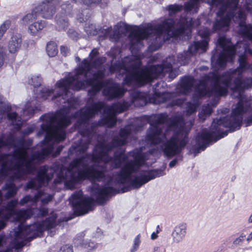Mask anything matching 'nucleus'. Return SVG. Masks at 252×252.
Masks as SVG:
<instances>
[{"label": "nucleus", "instance_id": "ddd939ff", "mask_svg": "<svg viewBox=\"0 0 252 252\" xmlns=\"http://www.w3.org/2000/svg\"><path fill=\"white\" fill-rule=\"evenodd\" d=\"M52 198V195L47 194L41 191H39L36 195H35L34 197H32L31 195H26L22 199H21L19 204L21 205H23L28 202H31L32 204H35L38 200H40L42 204L44 205L51 201Z\"/></svg>", "mask_w": 252, "mask_h": 252}, {"label": "nucleus", "instance_id": "a878e982", "mask_svg": "<svg viewBox=\"0 0 252 252\" xmlns=\"http://www.w3.org/2000/svg\"><path fill=\"white\" fill-rule=\"evenodd\" d=\"M11 25V21L10 19L4 20L0 25V40L2 39L4 34L10 28Z\"/></svg>", "mask_w": 252, "mask_h": 252}, {"label": "nucleus", "instance_id": "423d86ee", "mask_svg": "<svg viewBox=\"0 0 252 252\" xmlns=\"http://www.w3.org/2000/svg\"><path fill=\"white\" fill-rule=\"evenodd\" d=\"M199 24V22H193L192 19L182 18L175 25L172 19L163 20L160 24L148 23L142 27L128 25L130 31V49L132 54L136 53L142 47V41L146 39L149 42V50L153 51L158 49L164 42L172 37L191 36V28Z\"/></svg>", "mask_w": 252, "mask_h": 252}, {"label": "nucleus", "instance_id": "864d4df0", "mask_svg": "<svg viewBox=\"0 0 252 252\" xmlns=\"http://www.w3.org/2000/svg\"><path fill=\"white\" fill-rule=\"evenodd\" d=\"M158 247H155V248H154V251H155H155H158Z\"/></svg>", "mask_w": 252, "mask_h": 252}, {"label": "nucleus", "instance_id": "20e7f679", "mask_svg": "<svg viewBox=\"0 0 252 252\" xmlns=\"http://www.w3.org/2000/svg\"><path fill=\"white\" fill-rule=\"evenodd\" d=\"M211 33V30L207 28L199 30L198 34L202 39L194 41L189 47L187 51L178 55L177 60H175L174 57H169L162 64L141 68L140 58L139 55L136 54V55L125 58L122 63L114 64L111 67L110 70L111 71H118L120 74H126L124 85L127 86L144 85L164 72H169V77L174 78L177 74H173V64L185 65L189 63L190 58L196 53L206 52Z\"/></svg>", "mask_w": 252, "mask_h": 252}, {"label": "nucleus", "instance_id": "a18cd8bd", "mask_svg": "<svg viewBox=\"0 0 252 252\" xmlns=\"http://www.w3.org/2000/svg\"><path fill=\"white\" fill-rule=\"evenodd\" d=\"M247 240L248 241H250L252 240V231L251 232V233L248 236Z\"/></svg>", "mask_w": 252, "mask_h": 252}, {"label": "nucleus", "instance_id": "9d476101", "mask_svg": "<svg viewBox=\"0 0 252 252\" xmlns=\"http://www.w3.org/2000/svg\"><path fill=\"white\" fill-rule=\"evenodd\" d=\"M74 211L78 216L88 213L93 209L94 200L91 197L84 196L83 192L79 190L75 192L69 198Z\"/></svg>", "mask_w": 252, "mask_h": 252}, {"label": "nucleus", "instance_id": "f8f14e48", "mask_svg": "<svg viewBox=\"0 0 252 252\" xmlns=\"http://www.w3.org/2000/svg\"><path fill=\"white\" fill-rule=\"evenodd\" d=\"M127 91V89H126L124 86L114 83L110 86L105 87L104 88L103 94L108 100H111L115 98L122 97Z\"/></svg>", "mask_w": 252, "mask_h": 252}, {"label": "nucleus", "instance_id": "5701e85b", "mask_svg": "<svg viewBox=\"0 0 252 252\" xmlns=\"http://www.w3.org/2000/svg\"><path fill=\"white\" fill-rule=\"evenodd\" d=\"M56 21L59 30H64L68 26V20L65 15L60 16L57 15L56 17Z\"/></svg>", "mask_w": 252, "mask_h": 252}, {"label": "nucleus", "instance_id": "603ef678", "mask_svg": "<svg viewBox=\"0 0 252 252\" xmlns=\"http://www.w3.org/2000/svg\"><path fill=\"white\" fill-rule=\"evenodd\" d=\"M80 60V58L79 57H76V62H79Z\"/></svg>", "mask_w": 252, "mask_h": 252}, {"label": "nucleus", "instance_id": "f704fd0d", "mask_svg": "<svg viewBox=\"0 0 252 252\" xmlns=\"http://www.w3.org/2000/svg\"><path fill=\"white\" fill-rule=\"evenodd\" d=\"M68 34L69 36L73 39H76L78 34L77 33L73 30H69L68 32Z\"/></svg>", "mask_w": 252, "mask_h": 252}, {"label": "nucleus", "instance_id": "6ab92c4d", "mask_svg": "<svg viewBox=\"0 0 252 252\" xmlns=\"http://www.w3.org/2000/svg\"><path fill=\"white\" fill-rule=\"evenodd\" d=\"M39 16L35 6L32 8V11L25 15L20 20V23L23 25L28 26L30 24L34 22Z\"/></svg>", "mask_w": 252, "mask_h": 252}, {"label": "nucleus", "instance_id": "37998d69", "mask_svg": "<svg viewBox=\"0 0 252 252\" xmlns=\"http://www.w3.org/2000/svg\"><path fill=\"white\" fill-rule=\"evenodd\" d=\"M177 163V159H173L172 161H171L169 164V166L171 168L173 167L176 165V164Z\"/></svg>", "mask_w": 252, "mask_h": 252}, {"label": "nucleus", "instance_id": "cd10ccee", "mask_svg": "<svg viewBox=\"0 0 252 252\" xmlns=\"http://www.w3.org/2000/svg\"><path fill=\"white\" fill-rule=\"evenodd\" d=\"M198 105L199 103L197 101H195L193 103L188 102L186 104L187 114L189 115L195 112Z\"/></svg>", "mask_w": 252, "mask_h": 252}, {"label": "nucleus", "instance_id": "1a4fd4ad", "mask_svg": "<svg viewBox=\"0 0 252 252\" xmlns=\"http://www.w3.org/2000/svg\"><path fill=\"white\" fill-rule=\"evenodd\" d=\"M2 202V194L0 190V205ZM17 204L18 200H13L9 202L6 206H2L0 208V218L8 220L13 217L16 221H23L30 218L32 214V210L28 209L17 211L15 209Z\"/></svg>", "mask_w": 252, "mask_h": 252}, {"label": "nucleus", "instance_id": "4be33fe9", "mask_svg": "<svg viewBox=\"0 0 252 252\" xmlns=\"http://www.w3.org/2000/svg\"><path fill=\"white\" fill-rule=\"evenodd\" d=\"M212 112V108L209 104L204 105L202 107L201 112L199 113L198 116L199 120L203 122L206 117L209 116Z\"/></svg>", "mask_w": 252, "mask_h": 252}, {"label": "nucleus", "instance_id": "8fccbe9b", "mask_svg": "<svg viewBox=\"0 0 252 252\" xmlns=\"http://www.w3.org/2000/svg\"><path fill=\"white\" fill-rule=\"evenodd\" d=\"M98 230H99V232H98H98H97V234L96 235H95V237H98V236H99V235H100V234H101V233H100V230L99 229H98Z\"/></svg>", "mask_w": 252, "mask_h": 252}, {"label": "nucleus", "instance_id": "6e6552de", "mask_svg": "<svg viewBox=\"0 0 252 252\" xmlns=\"http://www.w3.org/2000/svg\"><path fill=\"white\" fill-rule=\"evenodd\" d=\"M55 226L56 217H51L44 221L37 222L28 226L21 223L17 227L10 232L11 241L9 247L0 250V252H11L13 249H15V252H19V249L26 245L32 239L40 236L46 230L48 231L51 236H53ZM4 237V235H0V248L3 247Z\"/></svg>", "mask_w": 252, "mask_h": 252}, {"label": "nucleus", "instance_id": "a211bd4d", "mask_svg": "<svg viewBox=\"0 0 252 252\" xmlns=\"http://www.w3.org/2000/svg\"><path fill=\"white\" fill-rule=\"evenodd\" d=\"M47 25V22L42 20L35 21L29 25L28 32L32 36H36Z\"/></svg>", "mask_w": 252, "mask_h": 252}, {"label": "nucleus", "instance_id": "58836bf2", "mask_svg": "<svg viewBox=\"0 0 252 252\" xmlns=\"http://www.w3.org/2000/svg\"><path fill=\"white\" fill-rule=\"evenodd\" d=\"M34 130V127L32 126H30L27 127V128L24 131V134L25 135H29L30 133H32Z\"/></svg>", "mask_w": 252, "mask_h": 252}, {"label": "nucleus", "instance_id": "c03bdc74", "mask_svg": "<svg viewBox=\"0 0 252 252\" xmlns=\"http://www.w3.org/2000/svg\"><path fill=\"white\" fill-rule=\"evenodd\" d=\"M158 236L156 232H153L151 234V238L152 240H155L158 238Z\"/></svg>", "mask_w": 252, "mask_h": 252}, {"label": "nucleus", "instance_id": "f3484780", "mask_svg": "<svg viewBox=\"0 0 252 252\" xmlns=\"http://www.w3.org/2000/svg\"><path fill=\"white\" fill-rule=\"evenodd\" d=\"M22 35L16 33L13 34L10 37L7 44V48L10 54H14L17 53L22 45Z\"/></svg>", "mask_w": 252, "mask_h": 252}, {"label": "nucleus", "instance_id": "dca6fc26", "mask_svg": "<svg viewBox=\"0 0 252 252\" xmlns=\"http://www.w3.org/2000/svg\"><path fill=\"white\" fill-rule=\"evenodd\" d=\"M106 32V36H109L111 39H114L115 40L118 39L120 35L128 31V25L125 23H120L116 25L114 27V31L112 28H108Z\"/></svg>", "mask_w": 252, "mask_h": 252}, {"label": "nucleus", "instance_id": "bb28decb", "mask_svg": "<svg viewBox=\"0 0 252 252\" xmlns=\"http://www.w3.org/2000/svg\"><path fill=\"white\" fill-rule=\"evenodd\" d=\"M90 17V10L89 9L86 8L82 10L81 12L77 15V20L81 23L83 21H86L88 20Z\"/></svg>", "mask_w": 252, "mask_h": 252}, {"label": "nucleus", "instance_id": "39448f33", "mask_svg": "<svg viewBox=\"0 0 252 252\" xmlns=\"http://www.w3.org/2000/svg\"><path fill=\"white\" fill-rule=\"evenodd\" d=\"M131 98L130 102L124 101L122 103H116L111 106L106 105L102 102H97L76 112L73 116L78 118L76 127L82 137L78 143H74L71 146L69 150V155L74 153L77 155H82L87 150L92 136V133L88 127V120L90 118L103 110L104 116L99 122L100 125L112 127L116 124L117 114L124 112L132 104L135 106L140 107L146 103L145 94L138 91H135L131 94Z\"/></svg>", "mask_w": 252, "mask_h": 252}, {"label": "nucleus", "instance_id": "49530a36", "mask_svg": "<svg viewBox=\"0 0 252 252\" xmlns=\"http://www.w3.org/2000/svg\"><path fill=\"white\" fill-rule=\"evenodd\" d=\"M72 0L74 1L76 3H83V4L84 0Z\"/></svg>", "mask_w": 252, "mask_h": 252}, {"label": "nucleus", "instance_id": "4c0bfd02", "mask_svg": "<svg viewBox=\"0 0 252 252\" xmlns=\"http://www.w3.org/2000/svg\"><path fill=\"white\" fill-rule=\"evenodd\" d=\"M61 7L62 9V10H64V11H66V8L69 9L71 7L70 3L67 1L64 3L62 4L61 5Z\"/></svg>", "mask_w": 252, "mask_h": 252}, {"label": "nucleus", "instance_id": "473e14b6", "mask_svg": "<svg viewBox=\"0 0 252 252\" xmlns=\"http://www.w3.org/2000/svg\"><path fill=\"white\" fill-rule=\"evenodd\" d=\"M59 252H73V248L71 246L66 245L61 247Z\"/></svg>", "mask_w": 252, "mask_h": 252}, {"label": "nucleus", "instance_id": "aec40b11", "mask_svg": "<svg viewBox=\"0 0 252 252\" xmlns=\"http://www.w3.org/2000/svg\"><path fill=\"white\" fill-rule=\"evenodd\" d=\"M35 101L32 100L26 102L23 108V115L27 116H30L35 111L38 110L37 106H34Z\"/></svg>", "mask_w": 252, "mask_h": 252}, {"label": "nucleus", "instance_id": "09e8293b", "mask_svg": "<svg viewBox=\"0 0 252 252\" xmlns=\"http://www.w3.org/2000/svg\"><path fill=\"white\" fill-rule=\"evenodd\" d=\"M208 67H207V66H201V67H200V70L201 71H202V70H207V69H208Z\"/></svg>", "mask_w": 252, "mask_h": 252}, {"label": "nucleus", "instance_id": "c85d7f7f", "mask_svg": "<svg viewBox=\"0 0 252 252\" xmlns=\"http://www.w3.org/2000/svg\"><path fill=\"white\" fill-rule=\"evenodd\" d=\"M141 235L139 234L134 238L132 246L130 249V252H135L138 250L141 243Z\"/></svg>", "mask_w": 252, "mask_h": 252}, {"label": "nucleus", "instance_id": "72a5a7b5", "mask_svg": "<svg viewBox=\"0 0 252 252\" xmlns=\"http://www.w3.org/2000/svg\"><path fill=\"white\" fill-rule=\"evenodd\" d=\"M100 1V0H84L83 4L85 6H91L94 4H98Z\"/></svg>", "mask_w": 252, "mask_h": 252}, {"label": "nucleus", "instance_id": "2f4dec72", "mask_svg": "<svg viewBox=\"0 0 252 252\" xmlns=\"http://www.w3.org/2000/svg\"><path fill=\"white\" fill-rule=\"evenodd\" d=\"M85 30L86 32L90 35H95L97 33L94 26L93 25H91L88 27L86 26L85 27Z\"/></svg>", "mask_w": 252, "mask_h": 252}, {"label": "nucleus", "instance_id": "0eeeda50", "mask_svg": "<svg viewBox=\"0 0 252 252\" xmlns=\"http://www.w3.org/2000/svg\"><path fill=\"white\" fill-rule=\"evenodd\" d=\"M201 1L207 2L212 8L216 7L218 9L213 25V32H226L231 20H233L238 24V33L244 38L252 41V26L246 24V15L238 7L239 0H189L184 4L185 11L190 13L197 12ZM244 7L252 15V0H247Z\"/></svg>", "mask_w": 252, "mask_h": 252}, {"label": "nucleus", "instance_id": "e433bc0d", "mask_svg": "<svg viewBox=\"0 0 252 252\" xmlns=\"http://www.w3.org/2000/svg\"><path fill=\"white\" fill-rule=\"evenodd\" d=\"M48 209L45 208H41L39 210V215L41 216H44L46 215L48 213Z\"/></svg>", "mask_w": 252, "mask_h": 252}, {"label": "nucleus", "instance_id": "6e6d98bb", "mask_svg": "<svg viewBox=\"0 0 252 252\" xmlns=\"http://www.w3.org/2000/svg\"><path fill=\"white\" fill-rule=\"evenodd\" d=\"M127 190V189H126V190H123L122 191V192H124L126 191Z\"/></svg>", "mask_w": 252, "mask_h": 252}, {"label": "nucleus", "instance_id": "9b49d317", "mask_svg": "<svg viewBox=\"0 0 252 252\" xmlns=\"http://www.w3.org/2000/svg\"><path fill=\"white\" fill-rule=\"evenodd\" d=\"M7 119L16 130L20 128L23 123L21 118L18 117L16 112H13L9 103L0 95V123L3 119Z\"/></svg>", "mask_w": 252, "mask_h": 252}, {"label": "nucleus", "instance_id": "c9c22d12", "mask_svg": "<svg viewBox=\"0 0 252 252\" xmlns=\"http://www.w3.org/2000/svg\"><path fill=\"white\" fill-rule=\"evenodd\" d=\"M61 52L62 55L64 56H66L69 53V51L68 48L65 46H61Z\"/></svg>", "mask_w": 252, "mask_h": 252}, {"label": "nucleus", "instance_id": "f257e3e1", "mask_svg": "<svg viewBox=\"0 0 252 252\" xmlns=\"http://www.w3.org/2000/svg\"><path fill=\"white\" fill-rule=\"evenodd\" d=\"M150 124L151 128L146 139V146L150 148L148 153H144L141 147L125 154L121 147L130 134L138 130L133 125L127 126L121 130L120 138L115 137L109 144L99 142L93 155L86 154L74 159L68 168L62 167V182L65 188L73 189L79 181L85 179L106 182L102 188L93 183L91 188L96 201L102 204L109 195L118 192V188L124 184L138 189L151 180L165 175L164 168L143 169L146 160L155 153L152 147L162 143L160 146L166 157L180 154L188 142L192 123H185L182 116L168 121L166 114H160L151 116Z\"/></svg>", "mask_w": 252, "mask_h": 252}, {"label": "nucleus", "instance_id": "393cba45", "mask_svg": "<svg viewBox=\"0 0 252 252\" xmlns=\"http://www.w3.org/2000/svg\"><path fill=\"white\" fill-rule=\"evenodd\" d=\"M46 51L49 56H55L58 53V49L56 43L54 42H50L47 43Z\"/></svg>", "mask_w": 252, "mask_h": 252}, {"label": "nucleus", "instance_id": "5fc2aeb1", "mask_svg": "<svg viewBox=\"0 0 252 252\" xmlns=\"http://www.w3.org/2000/svg\"><path fill=\"white\" fill-rule=\"evenodd\" d=\"M161 83H162V84H164V83H163V82H162V83H161V82H159V83H158L157 84V86H158V85H160ZM157 87H158V86H157V87H156V88H157Z\"/></svg>", "mask_w": 252, "mask_h": 252}, {"label": "nucleus", "instance_id": "7ed1b4c3", "mask_svg": "<svg viewBox=\"0 0 252 252\" xmlns=\"http://www.w3.org/2000/svg\"><path fill=\"white\" fill-rule=\"evenodd\" d=\"M98 54V50L94 49L89 58L84 59L73 73H68L64 78L57 82L54 89L45 87L40 90L37 97L43 99L51 98L53 100L61 97L65 104L56 113L46 114L41 117L43 124L38 135L45 133V137L42 142L43 147L36 153H51L54 145L64 140L65 129L71 123V111L75 107L71 90L79 91L90 86L88 94L93 96L104 86V71L102 64L106 59L104 57L96 58ZM31 144L27 143L23 138L16 140L12 135L7 138H0V149L4 147H14V153H34L30 149Z\"/></svg>", "mask_w": 252, "mask_h": 252}, {"label": "nucleus", "instance_id": "4d7b16f0", "mask_svg": "<svg viewBox=\"0 0 252 252\" xmlns=\"http://www.w3.org/2000/svg\"><path fill=\"white\" fill-rule=\"evenodd\" d=\"M224 112H227L228 111V109H225V110L224 111Z\"/></svg>", "mask_w": 252, "mask_h": 252}, {"label": "nucleus", "instance_id": "de8ad7c7", "mask_svg": "<svg viewBox=\"0 0 252 252\" xmlns=\"http://www.w3.org/2000/svg\"><path fill=\"white\" fill-rule=\"evenodd\" d=\"M248 222L249 223H252V214L249 217Z\"/></svg>", "mask_w": 252, "mask_h": 252}, {"label": "nucleus", "instance_id": "7c9ffc66", "mask_svg": "<svg viewBox=\"0 0 252 252\" xmlns=\"http://www.w3.org/2000/svg\"><path fill=\"white\" fill-rule=\"evenodd\" d=\"M6 57V51L3 45L0 44V61H2L4 64L5 59Z\"/></svg>", "mask_w": 252, "mask_h": 252}, {"label": "nucleus", "instance_id": "a19ab883", "mask_svg": "<svg viewBox=\"0 0 252 252\" xmlns=\"http://www.w3.org/2000/svg\"><path fill=\"white\" fill-rule=\"evenodd\" d=\"M2 219V220H0V230L4 228L6 226V221L7 220H6L4 219Z\"/></svg>", "mask_w": 252, "mask_h": 252}, {"label": "nucleus", "instance_id": "79ce46f5", "mask_svg": "<svg viewBox=\"0 0 252 252\" xmlns=\"http://www.w3.org/2000/svg\"><path fill=\"white\" fill-rule=\"evenodd\" d=\"M63 146H59L57 149V150L54 155V156L56 157L58 155H59L60 154L61 152L63 150Z\"/></svg>", "mask_w": 252, "mask_h": 252}, {"label": "nucleus", "instance_id": "ea45409f", "mask_svg": "<svg viewBox=\"0 0 252 252\" xmlns=\"http://www.w3.org/2000/svg\"><path fill=\"white\" fill-rule=\"evenodd\" d=\"M244 237L242 235H241L239 237L237 238L234 241L233 244L234 245H238L243 240Z\"/></svg>", "mask_w": 252, "mask_h": 252}, {"label": "nucleus", "instance_id": "4468645a", "mask_svg": "<svg viewBox=\"0 0 252 252\" xmlns=\"http://www.w3.org/2000/svg\"><path fill=\"white\" fill-rule=\"evenodd\" d=\"M35 8L39 16L45 19H51L55 14L56 7L52 4H48L45 1H41L35 5Z\"/></svg>", "mask_w": 252, "mask_h": 252}, {"label": "nucleus", "instance_id": "412c9836", "mask_svg": "<svg viewBox=\"0 0 252 252\" xmlns=\"http://www.w3.org/2000/svg\"><path fill=\"white\" fill-rule=\"evenodd\" d=\"M81 242V238L80 239H77V238L74 240V243L75 244H80L83 248L86 249L88 251L94 250L97 247V245L95 242L93 241H88L85 240L82 242Z\"/></svg>", "mask_w": 252, "mask_h": 252}, {"label": "nucleus", "instance_id": "13d9d810", "mask_svg": "<svg viewBox=\"0 0 252 252\" xmlns=\"http://www.w3.org/2000/svg\"><path fill=\"white\" fill-rule=\"evenodd\" d=\"M81 237H83V236H84V235H83V233H81Z\"/></svg>", "mask_w": 252, "mask_h": 252}, {"label": "nucleus", "instance_id": "c756f323", "mask_svg": "<svg viewBox=\"0 0 252 252\" xmlns=\"http://www.w3.org/2000/svg\"><path fill=\"white\" fill-rule=\"evenodd\" d=\"M41 82L42 79L40 76H33L31 78V80L30 83L35 88L41 85Z\"/></svg>", "mask_w": 252, "mask_h": 252}, {"label": "nucleus", "instance_id": "3c124183", "mask_svg": "<svg viewBox=\"0 0 252 252\" xmlns=\"http://www.w3.org/2000/svg\"><path fill=\"white\" fill-rule=\"evenodd\" d=\"M3 65V64L2 63V61H0V69L2 67V66Z\"/></svg>", "mask_w": 252, "mask_h": 252}, {"label": "nucleus", "instance_id": "b1692460", "mask_svg": "<svg viewBox=\"0 0 252 252\" xmlns=\"http://www.w3.org/2000/svg\"><path fill=\"white\" fill-rule=\"evenodd\" d=\"M183 8V6L182 5L174 4H170L167 6L165 9L168 11L169 15L170 16H172L177 13V12L180 11Z\"/></svg>", "mask_w": 252, "mask_h": 252}, {"label": "nucleus", "instance_id": "2eb2a0df", "mask_svg": "<svg viewBox=\"0 0 252 252\" xmlns=\"http://www.w3.org/2000/svg\"><path fill=\"white\" fill-rule=\"evenodd\" d=\"M187 233V225L185 223L176 225L173 228L171 236L172 242L175 244L181 243L185 239Z\"/></svg>", "mask_w": 252, "mask_h": 252}, {"label": "nucleus", "instance_id": "f03ea898", "mask_svg": "<svg viewBox=\"0 0 252 252\" xmlns=\"http://www.w3.org/2000/svg\"><path fill=\"white\" fill-rule=\"evenodd\" d=\"M218 43L222 49L219 54H214L211 59V64L214 71L205 75L201 80H194L191 76H185L181 79L180 84L177 86L176 93H166L160 95L158 94L162 103H168V107L181 106L184 102L181 94H187L191 91L194 95L198 97L206 96L219 97L227 94L229 88L233 93L234 97L239 98V101L233 106L230 116L215 119L212 123L211 131L203 129L196 138L197 146L194 149V155L196 156L200 151H204L211 142L217 140L227 135V131H223L222 127H228L231 131L240 128L242 121L244 118L246 126L252 125V99L243 94L244 90L252 87V78H247L242 80L243 73L251 67L248 63L245 54L241 55L239 58V66L235 69H230L221 76L218 75L216 71L225 68L226 63L231 62L239 47L243 46L242 52L252 54V50L242 42H238L235 46L231 43L230 39L225 36H220ZM239 53V51H238Z\"/></svg>", "mask_w": 252, "mask_h": 252}]
</instances>
